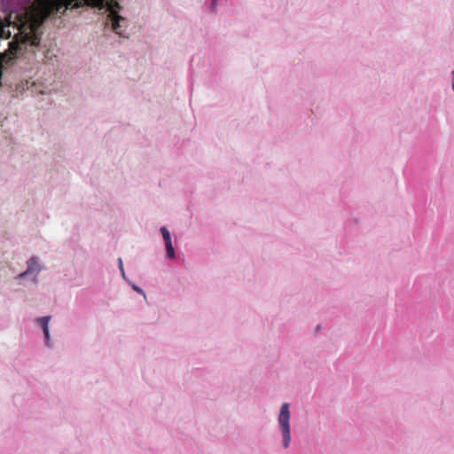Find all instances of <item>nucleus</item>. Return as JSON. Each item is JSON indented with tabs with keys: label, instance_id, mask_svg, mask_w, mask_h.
Returning <instances> with one entry per match:
<instances>
[{
	"label": "nucleus",
	"instance_id": "obj_13",
	"mask_svg": "<svg viewBox=\"0 0 454 454\" xmlns=\"http://www.w3.org/2000/svg\"><path fill=\"white\" fill-rule=\"evenodd\" d=\"M450 74H451V87L454 91V70L451 71Z\"/></svg>",
	"mask_w": 454,
	"mask_h": 454
},
{
	"label": "nucleus",
	"instance_id": "obj_8",
	"mask_svg": "<svg viewBox=\"0 0 454 454\" xmlns=\"http://www.w3.org/2000/svg\"><path fill=\"white\" fill-rule=\"evenodd\" d=\"M129 285L131 286L132 289L134 291H136L137 294L143 295L145 298H146V295H145V293L144 292V290L139 287L138 286H137L136 284H133V283H129Z\"/></svg>",
	"mask_w": 454,
	"mask_h": 454
},
{
	"label": "nucleus",
	"instance_id": "obj_1",
	"mask_svg": "<svg viewBox=\"0 0 454 454\" xmlns=\"http://www.w3.org/2000/svg\"><path fill=\"white\" fill-rule=\"evenodd\" d=\"M82 2L91 8L99 11L106 10L107 20L110 22L112 30L121 37L128 38L122 31L129 26L128 20L120 14L122 6L117 0H82Z\"/></svg>",
	"mask_w": 454,
	"mask_h": 454
},
{
	"label": "nucleus",
	"instance_id": "obj_11",
	"mask_svg": "<svg viewBox=\"0 0 454 454\" xmlns=\"http://www.w3.org/2000/svg\"><path fill=\"white\" fill-rule=\"evenodd\" d=\"M29 274H31L30 272H27V270H26L25 271L20 273L18 276H17V278L18 279H23L25 278H27Z\"/></svg>",
	"mask_w": 454,
	"mask_h": 454
},
{
	"label": "nucleus",
	"instance_id": "obj_10",
	"mask_svg": "<svg viewBox=\"0 0 454 454\" xmlns=\"http://www.w3.org/2000/svg\"><path fill=\"white\" fill-rule=\"evenodd\" d=\"M217 4H218L217 0H211V4H210V6H209V9H210L212 12H215V11H216V7H217Z\"/></svg>",
	"mask_w": 454,
	"mask_h": 454
},
{
	"label": "nucleus",
	"instance_id": "obj_4",
	"mask_svg": "<svg viewBox=\"0 0 454 454\" xmlns=\"http://www.w3.org/2000/svg\"><path fill=\"white\" fill-rule=\"evenodd\" d=\"M27 272L31 274H38L42 270V267L39 264V259L37 256H32L27 261Z\"/></svg>",
	"mask_w": 454,
	"mask_h": 454
},
{
	"label": "nucleus",
	"instance_id": "obj_2",
	"mask_svg": "<svg viewBox=\"0 0 454 454\" xmlns=\"http://www.w3.org/2000/svg\"><path fill=\"white\" fill-rule=\"evenodd\" d=\"M290 403H282L278 416V423L282 436V445L285 449L289 448L291 443V427H290Z\"/></svg>",
	"mask_w": 454,
	"mask_h": 454
},
{
	"label": "nucleus",
	"instance_id": "obj_7",
	"mask_svg": "<svg viewBox=\"0 0 454 454\" xmlns=\"http://www.w3.org/2000/svg\"><path fill=\"white\" fill-rule=\"evenodd\" d=\"M43 337H44V342H45L46 347H48L49 348H53V344H52V341L51 340L50 333L43 334Z\"/></svg>",
	"mask_w": 454,
	"mask_h": 454
},
{
	"label": "nucleus",
	"instance_id": "obj_3",
	"mask_svg": "<svg viewBox=\"0 0 454 454\" xmlns=\"http://www.w3.org/2000/svg\"><path fill=\"white\" fill-rule=\"evenodd\" d=\"M160 231L164 239L167 257L169 260H175L176 259V251H175L174 246L172 244L171 235H170L169 231L168 230V228L166 226H162V227H160Z\"/></svg>",
	"mask_w": 454,
	"mask_h": 454
},
{
	"label": "nucleus",
	"instance_id": "obj_5",
	"mask_svg": "<svg viewBox=\"0 0 454 454\" xmlns=\"http://www.w3.org/2000/svg\"><path fill=\"white\" fill-rule=\"evenodd\" d=\"M26 40L32 47H40L41 36L35 31H32L29 34H27L26 36Z\"/></svg>",
	"mask_w": 454,
	"mask_h": 454
},
{
	"label": "nucleus",
	"instance_id": "obj_12",
	"mask_svg": "<svg viewBox=\"0 0 454 454\" xmlns=\"http://www.w3.org/2000/svg\"><path fill=\"white\" fill-rule=\"evenodd\" d=\"M2 78H3V64L0 62V86H2Z\"/></svg>",
	"mask_w": 454,
	"mask_h": 454
},
{
	"label": "nucleus",
	"instance_id": "obj_6",
	"mask_svg": "<svg viewBox=\"0 0 454 454\" xmlns=\"http://www.w3.org/2000/svg\"><path fill=\"white\" fill-rule=\"evenodd\" d=\"M51 316L40 317L35 319L36 324L42 328L43 334L50 333L49 322Z\"/></svg>",
	"mask_w": 454,
	"mask_h": 454
},
{
	"label": "nucleus",
	"instance_id": "obj_9",
	"mask_svg": "<svg viewBox=\"0 0 454 454\" xmlns=\"http://www.w3.org/2000/svg\"><path fill=\"white\" fill-rule=\"evenodd\" d=\"M118 267L120 269V271L121 273V276L124 279H126V275H125V271H124V268H123V262H122V260L121 258H119L118 259Z\"/></svg>",
	"mask_w": 454,
	"mask_h": 454
}]
</instances>
